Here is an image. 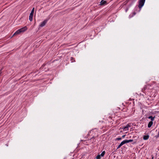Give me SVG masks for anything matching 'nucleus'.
Here are the masks:
<instances>
[{
    "label": "nucleus",
    "mask_w": 159,
    "mask_h": 159,
    "mask_svg": "<svg viewBox=\"0 0 159 159\" xmlns=\"http://www.w3.org/2000/svg\"><path fill=\"white\" fill-rule=\"evenodd\" d=\"M27 30V28L26 26L18 30L16 32H15L13 34L12 37L18 35L20 34V33L24 32Z\"/></svg>",
    "instance_id": "1"
},
{
    "label": "nucleus",
    "mask_w": 159,
    "mask_h": 159,
    "mask_svg": "<svg viewBox=\"0 0 159 159\" xmlns=\"http://www.w3.org/2000/svg\"><path fill=\"white\" fill-rule=\"evenodd\" d=\"M145 0H139L138 7L140 10L143 6L145 2Z\"/></svg>",
    "instance_id": "2"
},
{
    "label": "nucleus",
    "mask_w": 159,
    "mask_h": 159,
    "mask_svg": "<svg viewBox=\"0 0 159 159\" xmlns=\"http://www.w3.org/2000/svg\"><path fill=\"white\" fill-rule=\"evenodd\" d=\"M48 20V19H46L44 20L40 24L39 26L41 27H43L47 23Z\"/></svg>",
    "instance_id": "3"
},
{
    "label": "nucleus",
    "mask_w": 159,
    "mask_h": 159,
    "mask_svg": "<svg viewBox=\"0 0 159 159\" xmlns=\"http://www.w3.org/2000/svg\"><path fill=\"white\" fill-rule=\"evenodd\" d=\"M107 1H105L104 0H102L101 2H100V5H103L105 4H106L107 3Z\"/></svg>",
    "instance_id": "4"
},
{
    "label": "nucleus",
    "mask_w": 159,
    "mask_h": 159,
    "mask_svg": "<svg viewBox=\"0 0 159 159\" xmlns=\"http://www.w3.org/2000/svg\"><path fill=\"white\" fill-rule=\"evenodd\" d=\"M129 127H130V126L129 125H127L124 127L123 130L125 131L128 130V128Z\"/></svg>",
    "instance_id": "5"
},
{
    "label": "nucleus",
    "mask_w": 159,
    "mask_h": 159,
    "mask_svg": "<svg viewBox=\"0 0 159 159\" xmlns=\"http://www.w3.org/2000/svg\"><path fill=\"white\" fill-rule=\"evenodd\" d=\"M149 135H145L143 136V139L144 140H147L149 138Z\"/></svg>",
    "instance_id": "6"
},
{
    "label": "nucleus",
    "mask_w": 159,
    "mask_h": 159,
    "mask_svg": "<svg viewBox=\"0 0 159 159\" xmlns=\"http://www.w3.org/2000/svg\"><path fill=\"white\" fill-rule=\"evenodd\" d=\"M155 117V116L153 117L152 116H150L148 117V118L149 119H150L151 121H152L154 120Z\"/></svg>",
    "instance_id": "7"
},
{
    "label": "nucleus",
    "mask_w": 159,
    "mask_h": 159,
    "mask_svg": "<svg viewBox=\"0 0 159 159\" xmlns=\"http://www.w3.org/2000/svg\"><path fill=\"white\" fill-rule=\"evenodd\" d=\"M152 124H153V122L152 121H150L149 122L148 124V128L151 127V126H152Z\"/></svg>",
    "instance_id": "8"
},
{
    "label": "nucleus",
    "mask_w": 159,
    "mask_h": 159,
    "mask_svg": "<svg viewBox=\"0 0 159 159\" xmlns=\"http://www.w3.org/2000/svg\"><path fill=\"white\" fill-rule=\"evenodd\" d=\"M93 134H92L91 135V137L90 138H89L88 139H89L90 140H91L92 139H95V137L94 136V135Z\"/></svg>",
    "instance_id": "9"
},
{
    "label": "nucleus",
    "mask_w": 159,
    "mask_h": 159,
    "mask_svg": "<svg viewBox=\"0 0 159 159\" xmlns=\"http://www.w3.org/2000/svg\"><path fill=\"white\" fill-rule=\"evenodd\" d=\"M33 15H31L30 14V15L29 16V19L30 21H32L33 19Z\"/></svg>",
    "instance_id": "10"
},
{
    "label": "nucleus",
    "mask_w": 159,
    "mask_h": 159,
    "mask_svg": "<svg viewBox=\"0 0 159 159\" xmlns=\"http://www.w3.org/2000/svg\"><path fill=\"white\" fill-rule=\"evenodd\" d=\"M93 132V131H92V130H91L89 132V133H88V135H87V137H86V138H85L87 139V138L88 137V136H90V134H91Z\"/></svg>",
    "instance_id": "11"
},
{
    "label": "nucleus",
    "mask_w": 159,
    "mask_h": 159,
    "mask_svg": "<svg viewBox=\"0 0 159 159\" xmlns=\"http://www.w3.org/2000/svg\"><path fill=\"white\" fill-rule=\"evenodd\" d=\"M34 7L33 9H32V11H31L30 13V14H31V15H33V14H34Z\"/></svg>",
    "instance_id": "12"
},
{
    "label": "nucleus",
    "mask_w": 159,
    "mask_h": 159,
    "mask_svg": "<svg viewBox=\"0 0 159 159\" xmlns=\"http://www.w3.org/2000/svg\"><path fill=\"white\" fill-rule=\"evenodd\" d=\"M105 151H104L102 152V153H101V154L100 155L101 156V157H103V156H104V154H105Z\"/></svg>",
    "instance_id": "13"
},
{
    "label": "nucleus",
    "mask_w": 159,
    "mask_h": 159,
    "mask_svg": "<svg viewBox=\"0 0 159 159\" xmlns=\"http://www.w3.org/2000/svg\"><path fill=\"white\" fill-rule=\"evenodd\" d=\"M101 156L100 155H98L96 157V159H101Z\"/></svg>",
    "instance_id": "14"
},
{
    "label": "nucleus",
    "mask_w": 159,
    "mask_h": 159,
    "mask_svg": "<svg viewBox=\"0 0 159 159\" xmlns=\"http://www.w3.org/2000/svg\"><path fill=\"white\" fill-rule=\"evenodd\" d=\"M133 141V140H132V139H130V140H126V141H127V143H129V142H132Z\"/></svg>",
    "instance_id": "15"
},
{
    "label": "nucleus",
    "mask_w": 159,
    "mask_h": 159,
    "mask_svg": "<svg viewBox=\"0 0 159 159\" xmlns=\"http://www.w3.org/2000/svg\"><path fill=\"white\" fill-rule=\"evenodd\" d=\"M149 86V85H147V86H146L145 87H144L143 88V92H144L143 91L144 90H145L146 89V88H147L148 87V86Z\"/></svg>",
    "instance_id": "16"
},
{
    "label": "nucleus",
    "mask_w": 159,
    "mask_h": 159,
    "mask_svg": "<svg viewBox=\"0 0 159 159\" xmlns=\"http://www.w3.org/2000/svg\"><path fill=\"white\" fill-rule=\"evenodd\" d=\"M122 143H123V144H125V143H127L126 140H124L123 141H122Z\"/></svg>",
    "instance_id": "17"
},
{
    "label": "nucleus",
    "mask_w": 159,
    "mask_h": 159,
    "mask_svg": "<svg viewBox=\"0 0 159 159\" xmlns=\"http://www.w3.org/2000/svg\"><path fill=\"white\" fill-rule=\"evenodd\" d=\"M122 139V138H117L116 139V140H121Z\"/></svg>",
    "instance_id": "18"
},
{
    "label": "nucleus",
    "mask_w": 159,
    "mask_h": 159,
    "mask_svg": "<svg viewBox=\"0 0 159 159\" xmlns=\"http://www.w3.org/2000/svg\"><path fill=\"white\" fill-rule=\"evenodd\" d=\"M3 69V68H2L0 70V76L1 75V74L2 73V70Z\"/></svg>",
    "instance_id": "19"
},
{
    "label": "nucleus",
    "mask_w": 159,
    "mask_h": 159,
    "mask_svg": "<svg viewBox=\"0 0 159 159\" xmlns=\"http://www.w3.org/2000/svg\"><path fill=\"white\" fill-rule=\"evenodd\" d=\"M121 146H122V145L120 144L118 145V146L117 147V149L119 148Z\"/></svg>",
    "instance_id": "20"
},
{
    "label": "nucleus",
    "mask_w": 159,
    "mask_h": 159,
    "mask_svg": "<svg viewBox=\"0 0 159 159\" xmlns=\"http://www.w3.org/2000/svg\"><path fill=\"white\" fill-rule=\"evenodd\" d=\"M159 137V132H158V134L156 136L157 138H158Z\"/></svg>",
    "instance_id": "21"
},
{
    "label": "nucleus",
    "mask_w": 159,
    "mask_h": 159,
    "mask_svg": "<svg viewBox=\"0 0 159 159\" xmlns=\"http://www.w3.org/2000/svg\"><path fill=\"white\" fill-rule=\"evenodd\" d=\"M133 16H134L136 14V13H135V12H134L133 13Z\"/></svg>",
    "instance_id": "22"
},
{
    "label": "nucleus",
    "mask_w": 159,
    "mask_h": 159,
    "mask_svg": "<svg viewBox=\"0 0 159 159\" xmlns=\"http://www.w3.org/2000/svg\"><path fill=\"white\" fill-rule=\"evenodd\" d=\"M120 144L122 146V145H123L124 144H123V143H122V142H121V143H120Z\"/></svg>",
    "instance_id": "23"
},
{
    "label": "nucleus",
    "mask_w": 159,
    "mask_h": 159,
    "mask_svg": "<svg viewBox=\"0 0 159 159\" xmlns=\"http://www.w3.org/2000/svg\"><path fill=\"white\" fill-rule=\"evenodd\" d=\"M125 135H123V136H122V137L123 138H125Z\"/></svg>",
    "instance_id": "24"
},
{
    "label": "nucleus",
    "mask_w": 159,
    "mask_h": 159,
    "mask_svg": "<svg viewBox=\"0 0 159 159\" xmlns=\"http://www.w3.org/2000/svg\"><path fill=\"white\" fill-rule=\"evenodd\" d=\"M71 60H72V59H73V58L72 57H71Z\"/></svg>",
    "instance_id": "25"
},
{
    "label": "nucleus",
    "mask_w": 159,
    "mask_h": 159,
    "mask_svg": "<svg viewBox=\"0 0 159 159\" xmlns=\"http://www.w3.org/2000/svg\"><path fill=\"white\" fill-rule=\"evenodd\" d=\"M93 141H92V143H93Z\"/></svg>",
    "instance_id": "26"
}]
</instances>
